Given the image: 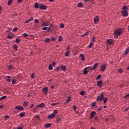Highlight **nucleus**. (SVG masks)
I'll list each match as a JSON object with an SVG mask.
<instances>
[{"instance_id": "473e14b6", "label": "nucleus", "mask_w": 129, "mask_h": 129, "mask_svg": "<svg viewBox=\"0 0 129 129\" xmlns=\"http://www.w3.org/2000/svg\"><path fill=\"white\" fill-rule=\"evenodd\" d=\"M102 75L101 74H100V75H99L97 77V78H96V80H99V79H101V78L102 77Z\"/></svg>"}, {"instance_id": "ddd939ff", "label": "nucleus", "mask_w": 129, "mask_h": 129, "mask_svg": "<svg viewBox=\"0 0 129 129\" xmlns=\"http://www.w3.org/2000/svg\"><path fill=\"white\" fill-rule=\"evenodd\" d=\"M99 21V17L98 16H96L95 18H94V22L95 24L98 22Z\"/></svg>"}, {"instance_id": "de8ad7c7", "label": "nucleus", "mask_w": 129, "mask_h": 129, "mask_svg": "<svg viewBox=\"0 0 129 129\" xmlns=\"http://www.w3.org/2000/svg\"><path fill=\"white\" fill-rule=\"evenodd\" d=\"M48 27H44V28H42V30H47L48 29Z\"/></svg>"}, {"instance_id": "3c124183", "label": "nucleus", "mask_w": 129, "mask_h": 129, "mask_svg": "<svg viewBox=\"0 0 129 129\" xmlns=\"http://www.w3.org/2000/svg\"><path fill=\"white\" fill-rule=\"evenodd\" d=\"M60 27H61V28H64V24H60Z\"/></svg>"}, {"instance_id": "2eb2a0df", "label": "nucleus", "mask_w": 129, "mask_h": 129, "mask_svg": "<svg viewBox=\"0 0 129 129\" xmlns=\"http://www.w3.org/2000/svg\"><path fill=\"white\" fill-rule=\"evenodd\" d=\"M60 68L61 71H63L65 72L67 70V68L66 66H64L63 65H60Z\"/></svg>"}, {"instance_id": "37998d69", "label": "nucleus", "mask_w": 129, "mask_h": 129, "mask_svg": "<svg viewBox=\"0 0 129 129\" xmlns=\"http://www.w3.org/2000/svg\"><path fill=\"white\" fill-rule=\"evenodd\" d=\"M7 38L9 39H12L13 38V36H11V35H8L7 36Z\"/></svg>"}, {"instance_id": "ea45409f", "label": "nucleus", "mask_w": 129, "mask_h": 129, "mask_svg": "<svg viewBox=\"0 0 129 129\" xmlns=\"http://www.w3.org/2000/svg\"><path fill=\"white\" fill-rule=\"evenodd\" d=\"M61 118H58L56 120V122L57 123H59V122H60V121H61Z\"/></svg>"}, {"instance_id": "f3484780", "label": "nucleus", "mask_w": 129, "mask_h": 129, "mask_svg": "<svg viewBox=\"0 0 129 129\" xmlns=\"http://www.w3.org/2000/svg\"><path fill=\"white\" fill-rule=\"evenodd\" d=\"M51 123H46L45 124V125H44V127H45V128H49V127H50V126H51Z\"/></svg>"}, {"instance_id": "4d7b16f0", "label": "nucleus", "mask_w": 129, "mask_h": 129, "mask_svg": "<svg viewBox=\"0 0 129 129\" xmlns=\"http://www.w3.org/2000/svg\"><path fill=\"white\" fill-rule=\"evenodd\" d=\"M102 108H103L102 106L100 107L99 108H98V110L99 111H100L102 110Z\"/></svg>"}, {"instance_id": "e433bc0d", "label": "nucleus", "mask_w": 129, "mask_h": 129, "mask_svg": "<svg viewBox=\"0 0 129 129\" xmlns=\"http://www.w3.org/2000/svg\"><path fill=\"white\" fill-rule=\"evenodd\" d=\"M13 48H14L15 50H17L18 46H17V44L13 45Z\"/></svg>"}, {"instance_id": "0eeeda50", "label": "nucleus", "mask_w": 129, "mask_h": 129, "mask_svg": "<svg viewBox=\"0 0 129 129\" xmlns=\"http://www.w3.org/2000/svg\"><path fill=\"white\" fill-rule=\"evenodd\" d=\"M15 109L20 110L21 111H22L24 110V107L21 106L20 105L16 106L15 107Z\"/></svg>"}, {"instance_id": "338daca9", "label": "nucleus", "mask_w": 129, "mask_h": 129, "mask_svg": "<svg viewBox=\"0 0 129 129\" xmlns=\"http://www.w3.org/2000/svg\"><path fill=\"white\" fill-rule=\"evenodd\" d=\"M30 22V20L25 21V24H27Z\"/></svg>"}, {"instance_id": "c03bdc74", "label": "nucleus", "mask_w": 129, "mask_h": 129, "mask_svg": "<svg viewBox=\"0 0 129 129\" xmlns=\"http://www.w3.org/2000/svg\"><path fill=\"white\" fill-rule=\"evenodd\" d=\"M52 66L53 67H55L56 66V62H55V61L52 62Z\"/></svg>"}, {"instance_id": "f257e3e1", "label": "nucleus", "mask_w": 129, "mask_h": 129, "mask_svg": "<svg viewBox=\"0 0 129 129\" xmlns=\"http://www.w3.org/2000/svg\"><path fill=\"white\" fill-rule=\"evenodd\" d=\"M123 11L122 12V15L125 17L128 16V8L126 6H124L122 8Z\"/></svg>"}, {"instance_id": "c9c22d12", "label": "nucleus", "mask_w": 129, "mask_h": 129, "mask_svg": "<svg viewBox=\"0 0 129 129\" xmlns=\"http://www.w3.org/2000/svg\"><path fill=\"white\" fill-rule=\"evenodd\" d=\"M17 82V81L16 79H13V80L12 81V84L13 85H15Z\"/></svg>"}, {"instance_id": "603ef678", "label": "nucleus", "mask_w": 129, "mask_h": 129, "mask_svg": "<svg viewBox=\"0 0 129 129\" xmlns=\"http://www.w3.org/2000/svg\"><path fill=\"white\" fill-rule=\"evenodd\" d=\"M17 30H18V28H17V27H15V28H14L13 29V31H14V32H16Z\"/></svg>"}, {"instance_id": "79ce46f5", "label": "nucleus", "mask_w": 129, "mask_h": 129, "mask_svg": "<svg viewBox=\"0 0 129 129\" xmlns=\"http://www.w3.org/2000/svg\"><path fill=\"white\" fill-rule=\"evenodd\" d=\"M14 69V67L12 65H10L9 66V70H12V69Z\"/></svg>"}, {"instance_id": "393cba45", "label": "nucleus", "mask_w": 129, "mask_h": 129, "mask_svg": "<svg viewBox=\"0 0 129 129\" xmlns=\"http://www.w3.org/2000/svg\"><path fill=\"white\" fill-rule=\"evenodd\" d=\"M50 38H49V37H46L45 38V42L47 43V42H50Z\"/></svg>"}, {"instance_id": "20e7f679", "label": "nucleus", "mask_w": 129, "mask_h": 129, "mask_svg": "<svg viewBox=\"0 0 129 129\" xmlns=\"http://www.w3.org/2000/svg\"><path fill=\"white\" fill-rule=\"evenodd\" d=\"M104 98V93H101L100 95L97 96V101H102L103 100Z\"/></svg>"}, {"instance_id": "4be33fe9", "label": "nucleus", "mask_w": 129, "mask_h": 129, "mask_svg": "<svg viewBox=\"0 0 129 129\" xmlns=\"http://www.w3.org/2000/svg\"><path fill=\"white\" fill-rule=\"evenodd\" d=\"M29 104V102L28 101H25L23 103V105L25 106V107H26Z\"/></svg>"}, {"instance_id": "b1692460", "label": "nucleus", "mask_w": 129, "mask_h": 129, "mask_svg": "<svg viewBox=\"0 0 129 129\" xmlns=\"http://www.w3.org/2000/svg\"><path fill=\"white\" fill-rule=\"evenodd\" d=\"M103 101H104V104H106L107 101L108 100V98L107 97H104L103 98Z\"/></svg>"}, {"instance_id": "4c0bfd02", "label": "nucleus", "mask_w": 129, "mask_h": 129, "mask_svg": "<svg viewBox=\"0 0 129 129\" xmlns=\"http://www.w3.org/2000/svg\"><path fill=\"white\" fill-rule=\"evenodd\" d=\"M93 45V43L92 42H90V44L88 45V47L89 48H92V46Z\"/></svg>"}, {"instance_id": "39448f33", "label": "nucleus", "mask_w": 129, "mask_h": 129, "mask_svg": "<svg viewBox=\"0 0 129 129\" xmlns=\"http://www.w3.org/2000/svg\"><path fill=\"white\" fill-rule=\"evenodd\" d=\"M106 64H102L101 67H100V69H101V71L102 72H104L106 69Z\"/></svg>"}, {"instance_id": "7c9ffc66", "label": "nucleus", "mask_w": 129, "mask_h": 129, "mask_svg": "<svg viewBox=\"0 0 129 129\" xmlns=\"http://www.w3.org/2000/svg\"><path fill=\"white\" fill-rule=\"evenodd\" d=\"M13 0H9L8 2V3H7V5L8 6H10V5H11L13 3Z\"/></svg>"}, {"instance_id": "e2e57ef3", "label": "nucleus", "mask_w": 129, "mask_h": 129, "mask_svg": "<svg viewBox=\"0 0 129 129\" xmlns=\"http://www.w3.org/2000/svg\"><path fill=\"white\" fill-rule=\"evenodd\" d=\"M34 23H39L38 20L37 19H35L34 21Z\"/></svg>"}, {"instance_id": "8fccbe9b", "label": "nucleus", "mask_w": 129, "mask_h": 129, "mask_svg": "<svg viewBox=\"0 0 129 129\" xmlns=\"http://www.w3.org/2000/svg\"><path fill=\"white\" fill-rule=\"evenodd\" d=\"M118 72L120 73H122L123 72V70L121 69H119L118 70Z\"/></svg>"}, {"instance_id": "72a5a7b5", "label": "nucleus", "mask_w": 129, "mask_h": 129, "mask_svg": "<svg viewBox=\"0 0 129 129\" xmlns=\"http://www.w3.org/2000/svg\"><path fill=\"white\" fill-rule=\"evenodd\" d=\"M62 40H63V38L61 36H60L58 37V41L59 42H61V41H62Z\"/></svg>"}, {"instance_id": "49530a36", "label": "nucleus", "mask_w": 129, "mask_h": 129, "mask_svg": "<svg viewBox=\"0 0 129 129\" xmlns=\"http://www.w3.org/2000/svg\"><path fill=\"white\" fill-rule=\"evenodd\" d=\"M77 108V107L76 106H75V105L73 106V109L74 110V111H75V112L76 111Z\"/></svg>"}, {"instance_id": "052dcab7", "label": "nucleus", "mask_w": 129, "mask_h": 129, "mask_svg": "<svg viewBox=\"0 0 129 129\" xmlns=\"http://www.w3.org/2000/svg\"><path fill=\"white\" fill-rule=\"evenodd\" d=\"M129 97V93L125 95L124 97V98Z\"/></svg>"}, {"instance_id": "4468645a", "label": "nucleus", "mask_w": 129, "mask_h": 129, "mask_svg": "<svg viewBox=\"0 0 129 129\" xmlns=\"http://www.w3.org/2000/svg\"><path fill=\"white\" fill-rule=\"evenodd\" d=\"M49 26V22L43 21L42 27Z\"/></svg>"}, {"instance_id": "2f4dec72", "label": "nucleus", "mask_w": 129, "mask_h": 129, "mask_svg": "<svg viewBox=\"0 0 129 129\" xmlns=\"http://www.w3.org/2000/svg\"><path fill=\"white\" fill-rule=\"evenodd\" d=\"M49 70L52 71L53 70V66L52 64H50L48 67Z\"/></svg>"}, {"instance_id": "9d476101", "label": "nucleus", "mask_w": 129, "mask_h": 129, "mask_svg": "<svg viewBox=\"0 0 129 129\" xmlns=\"http://www.w3.org/2000/svg\"><path fill=\"white\" fill-rule=\"evenodd\" d=\"M97 85L99 88H102L103 86V82L102 81H99L97 82Z\"/></svg>"}, {"instance_id": "a19ab883", "label": "nucleus", "mask_w": 129, "mask_h": 129, "mask_svg": "<svg viewBox=\"0 0 129 129\" xmlns=\"http://www.w3.org/2000/svg\"><path fill=\"white\" fill-rule=\"evenodd\" d=\"M80 94H81V95H82V96H84L85 91H81L80 92Z\"/></svg>"}, {"instance_id": "680f3d73", "label": "nucleus", "mask_w": 129, "mask_h": 129, "mask_svg": "<svg viewBox=\"0 0 129 129\" xmlns=\"http://www.w3.org/2000/svg\"><path fill=\"white\" fill-rule=\"evenodd\" d=\"M34 105H34V104H32V105H31V106H30V108H33V107H34Z\"/></svg>"}, {"instance_id": "cd10ccee", "label": "nucleus", "mask_w": 129, "mask_h": 129, "mask_svg": "<svg viewBox=\"0 0 129 129\" xmlns=\"http://www.w3.org/2000/svg\"><path fill=\"white\" fill-rule=\"evenodd\" d=\"M71 100V95H69V96H68V99H67V102L68 103H69V102H70Z\"/></svg>"}, {"instance_id": "58836bf2", "label": "nucleus", "mask_w": 129, "mask_h": 129, "mask_svg": "<svg viewBox=\"0 0 129 129\" xmlns=\"http://www.w3.org/2000/svg\"><path fill=\"white\" fill-rule=\"evenodd\" d=\"M89 32H87L85 33H84V34H83L82 37H84L85 36H87V35H89Z\"/></svg>"}, {"instance_id": "a211bd4d", "label": "nucleus", "mask_w": 129, "mask_h": 129, "mask_svg": "<svg viewBox=\"0 0 129 129\" xmlns=\"http://www.w3.org/2000/svg\"><path fill=\"white\" fill-rule=\"evenodd\" d=\"M80 57H81V60L83 61H84L85 59V56L82 53L80 54Z\"/></svg>"}, {"instance_id": "9b49d317", "label": "nucleus", "mask_w": 129, "mask_h": 129, "mask_svg": "<svg viewBox=\"0 0 129 129\" xmlns=\"http://www.w3.org/2000/svg\"><path fill=\"white\" fill-rule=\"evenodd\" d=\"M45 104L44 103H41L39 104V105H37V107L40 108H43L45 107Z\"/></svg>"}, {"instance_id": "aec40b11", "label": "nucleus", "mask_w": 129, "mask_h": 129, "mask_svg": "<svg viewBox=\"0 0 129 129\" xmlns=\"http://www.w3.org/2000/svg\"><path fill=\"white\" fill-rule=\"evenodd\" d=\"M19 115L20 117H23L25 115V113H24V112H22V113L19 114Z\"/></svg>"}, {"instance_id": "69168bd1", "label": "nucleus", "mask_w": 129, "mask_h": 129, "mask_svg": "<svg viewBox=\"0 0 129 129\" xmlns=\"http://www.w3.org/2000/svg\"><path fill=\"white\" fill-rule=\"evenodd\" d=\"M33 20V17L30 18V19H29V22H31V21H32Z\"/></svg>"}, {"instance_id": "774afa93", "label": "nucleus", "mask_w": 129, "mask_h": 129, "mask_svg": "<svg viewBox=\"0 0 129 129\" xmlns=\"http://www.w3.org/2000/svg\"><path fill=\"white\" fill-rule=\"evenodd\" d=\"M23 0H18V3L20 4L21 3H22Z\"/></svg>"}, {"instance_id": "423d86ee", "label": "nucleus", "mask_w": 129, "mask_h": 129, "mask_svg": "<svg viewBox=\"0 0 129 129\" xmlns=\"http://www.w3.org/2000/svg\"><path fill=\"white\" fill-rule=\"evenodd\" d=\"M91 68V67H88L87 68H86L85 69H84V70L83 71V73L84 75H86L88 74V70H89L90 68Z\"/></svg>"}, {"instance_id": "5fc2aeb1", "label": "nucleus", "mask_w": 129, "mask_h": 129, "mask_svg": "<svg viewBox=\"0 0 129 129\" xmlns=\"http://www.w3.org/2000/svg\"><path fill=\"white\" fill-rule=\"evenodd\" d=\"M58 104V103H51V106H55L56 105Z\"/></svg>"}, {"instance_id": "bf43d9fd", "label": "nucleus", "mask_w": 129, "mask_h": 129, "mask_svg": "<svg viewBox=\"0 0 129 129\" xmlns=\"http://www.w3.org/2000/svg\"><path fill=\"white\" fill-rule=\"evenodd\" d=\"M92 41H93V42H95V37H93Z\"/></svg>"}, {"instance_id": "c756f323", "label": "nucleus", "mask_w": 129, "mask_h": 129, "mask_svg": "<svg viewBox=\"0 0 129 129\" xmlns=\"http://www.w3.org/2000/svg\"><path fill=\"white\" fill-rule=\"evenodd\" d=\"M70 54V50H68L67 52H66L65 53V56L68 57L69 56V54Z\"/></svg>"}, {"instance_id": "6ab92c4d", "label": "nucleus", "mask_w": 129, "mask_h": 129, "mask_svg": "<svg viewBox=\"0 0 129 129\" xmlns=\"http://www.w3.org/2000/svg\"><path fill=\"white\" fill-rule=\"evenodd\" d=\"M107 42L108 44H113V40L110 39L107 40Z\"/></svg>"}, {"instance_id": "6e6552de", "label": "nucleus", "mask_w": 129, "mask_h": 129, "mask_svg": "<svg viewBox=\"0 0 129 129\" xmlns=\"http://www.w3.org/2000/svg\"><path fill=\"white\" fill-rule=\"evenodd\" d=\"M47 8L46 5H39V9L41 10H46Z\"/></svg>"}, {"instance_id": "f03ea898", "label": "nucleus", "mask_w": 129, "mask_h": 129, "mask_svg": "<svg viewBox=\"0 0 129 129\" xmlns=\"http://www.w3.org/2000/svg\"><path fill=\"white\" fill-rule=\"evenodd\" d=\"M58 110L55 109V110H54L53 111L52 113H51V114H50L48 115L47 118L48 119L53 118H54L56 114H58Z\"/></svg>"}, {"instance_id": "c85d7f7f", "label": "nucleus", "mask_w": 129, "mask_h": 129, "mask_svg": "<svg viewBox=\"0 0 129 129\" xmlns=\"http://www.w3.org/2000/svg\"><path fill=\"white\" fill-rule=\"evenodd\" d=\"M6 98H7V96L6 95L3 96L2 97H0V100L6 99Z\"/></svg>"}, {"instance_id": "bb28decb", "label": "nucleus", "mask_w": 129, "mask_h": 129, "mask_svg": "<svg viewBox=\"0 0 129 129\" xmlns=\"http://www.w3.org/2000/svg\"><path fill=\"white\" fill-rule=\"evenodd\" d=\"M98 62H96V63H95V64L93 66V69H94V70H95V69L98 67Z\"/></svg>"}, {"instance_id": "a878e982", "label": "nucleus", "mask_w": 129, "mask_h": 129, "mask_svg": "<svg viewBox=\"0 0 129 129\" xmlns=\"http://www.w3.org/2000/svg\"><path fill=\"white\" fill-rule=\"evenodd\" d=\"M128 52H129V48H127L125 49L124 55H127Z\"/></svg>"}, {"instance_id": "13d9d810", "label": "nucleus", "mask_w": 129, "mask_h": 129, "mask_svg": "<svg viewBox=\"0 0 129 129\" xmlns=\"http://www.w3.org/2000/svg\"><path fill=\"white\" fill-rule=\"evenodd\" d=\"M129 110V107H127L125 108V111L127 112Z\"/></svg>"}, {"instance_id": "a18cd8bd", "label": "nucleus", "mask_w": 129, "mask_h": 129, "mask_svg": "<svg viewBox=\"0 0 129 129\" xmlns=\"http://www.w3.org/2000/svg\"><path fill=\"white\" fill-rule=\"evenodd\" d=\"M51 40L52 41H53V42H55V41H56V38H55V37H52V38H51Z\"/></svg>"}, {"instance_id": "412c9836", "label": "nucleus", "mask_w": 129, "mask_h": 129, "mask_svg": "<svg viewBox=\"0 0 129 129\" xmlns=\"http://www.w3.org/2000/svg\"><path fill=\"white\" fill-rule=\"evenodd\" d=\"M78 6L79 7L83 8L84 5L83 3H82V2H79V4H78Z\"/></svg>"}, {"instance_id": "09e8293b", "label": "nucleus", "mask_w": 129, "mask_h": 129, "mask_svg": "<svg viewBox=\"0 0 129 129\" xmlns=\"http://www.w3.org/2000/svg\"><path fill=\"white\" fill-rule=\"evenodd\" d=\"M60 67H57V68H56L55 69V70H56V71H60Z\"/></svg>"}, {"instance_id": "1a4fd4ad", "label": "nucleus", "mask_w": 129, "mask_h": 129, "mask_svg": "<svg viewBox=\"0 0 129 129\" xmlns=\"http://www.w3.org/2000/svg\"><path fill=\"white\" fill-rule=\"evenodd\" d=\"M42 91L43 93H44L45 94H47L49 91V90L47 87H45L43 88Z\"/></svg>"}, {"instance_id": "f704fd0d", "label": "nucleus", "mask_w": 129, "mask_h": 129, "mask_svg": "<svg viewBox=\"0 0 129 129\" xmlns=\"http://www.w3.org/2000/svg\"><path fill=\"white\" fill-rule=\"evenodd\" d=\"M21 42V40L20 39H18V38H16V43H17V44H19Z\"/></svg>"}, {"instance_id": "7ed1b4c3", "label": "nucleus", "mask_w": 129, "mask_h": 129, "mask_svg": "<svg viewBox=\"0 0 129 129\" xmlns=\"http://www.w3.org/2000/svg\"><path fill=\"white\" fill-rule=\"evenodd\" d=\"M122 32V29L121 28H119L116 30L114 32V34L117 36H120Z\"/></svg>"}, {"instance_id": "dca6fc26", "label": "nucleus", "mask_w": 129, "mask_h": 129, "mask_svg": "<svg viewBox=\"0 0 129 129\" xmlns=\"http://www.w3.org/2000/svg\"><path fill=\"white\" fill-rule=\"evenodd\" d=\"M54 27V25H53L52 24H50V27L48 28V29L47 30V32H51L52 31V30H51V28Z\"/></svg>"}, {"instance_id": "6e6d98bb", "label": "nucleus", "mask_w": 129, "mask_h": 129, "mask_svg": "<svg viewBox=\"0 0 129 129\" xmlns=\"http://www.w3.org/2000/svg\"><path fill=\"white\" fill-rule=\"evenodd\" d=\"M23 36H24V37H28L29 35H28V34H27V33H24V34H23Z\"/></svg>"}, {"instance_id": "864d4df0", "label": "nucleus", "mask_w": 129, "mask_h": 129, "mask_svg": "<svg viewBox=\"0 0 129 129\" xmlns=\"http://www.w3.org/2000/svg\"><path fill=\"white\" fill-rule=\"evenodd\" d=\"M92 107H95V102H93L92 103Z\"/></svg>"}, {"instance_id": "5701e85b", "label": "nucleus", "mask_w": 129, "mask_h": 129, "mask_svg": "<svg viewBox=\"0 0 129 129\" xmlns=\"http://www.w3.org/2000/svg\"><path fill=\"white\" fill-rule=\"evenodd\" d=\"M39 7H40V6H39V4L38 3V2H37L36 3H35L34 4V7L35 8L38 9L39 8Z\"/></svg>"}, {"instance_id": "0e129e2a", "label": "nucleus", "mask_w": 129, "mask_h": 129, "mask_svg": "<svg viewBox=\"0 0 129 129\" xmlns=\"http://www.w3.org/2000/svg\"><path fill=\"white\" fill-rule=\"evenodd\" d=\"M7 81L9 82V83H10L11 82V78H9L7 79Z\"/></svg>"}, {"instance_id": "f8f14e48", "label": "nucleus", "mask_w": 129, "mask_h": 129, "mask_svg": "<svg viewBox=\"0 0 129 129\" xmlns=\"http://www.w3.org/2000/svg\"><path fill=\"white\" fill-rule=\"evenodd\" d=\"M96 112L95 111H93L91 112V113H90V118H93L94 116L96 115Z\"/></svg>"}]
</instances>
